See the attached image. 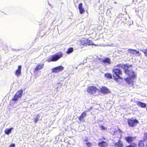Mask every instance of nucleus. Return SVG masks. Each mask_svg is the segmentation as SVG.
Wrapping results in <instances>:
<instances>
[{"label": "nucleus", "mask_w": 147, "mask_h": 147, "mask_svg": "<svg viewBox=\"0 0 147 147\" xmlns=\"http://www.w3.org/2000/svg\"><path fill=\"white\" fill-rule=\"evenodd\" d=\"M123 66L124 73L129 77L128 78L125 79V80L129 84H133V81L131 79H135L136 78V74L132 69H129L130 67H132L131 65L125 64L123 65Z\"/></svg>", "instance_id": "f257e3e1"}, {"label": "nucleus", "mask_w": 147, "mask_h": 147, "mask_svg": "<svg viewBox=\"0 0 147 147\" xmlns=\"http://www.w3.org/2000/svg\"><path fill=\"white\" fill-rule=\"evenodd\" d=\"M123 66V65L119 64L114 66L113 69V76L114 79L117 82L119 79L123 80V78L120 76L122 75L123 73L120 67L122 68Z\"/></svg>", "instance_id": "f03ea898"}, {"label": "nucleus", "mask_w": 147, "mask_h": 147, "mask_svg": "<svg viewBox=\"0 0 147 147\" xmlns=\"http://www.w3.org/2000/svg\"><path fill=\"white\" fill-rule=\"evenodd\" d=\"M63 55V53L61 52H59L57 54H54L51 55L47 60L48 62L51 61H56L58 60Z\"/></svg>", "instance_id": "7ed1b4c3"}, {"label": "nucleus", "mask_w": 147, "mask_h": 147, "mask_svg": "<svg viewBox=\"0 0 147 147\" xmlns=\"http://www.w3.org/2000/svg\"><path fill=\"white\" fill-rule=\"evenodd\" d=\"M23 91V90L22 89L18 90L14 95L11 100L15 102L18 101L19 98H20L21 97L22 95Z\"/></svg>", "instance_id": "20e7f679"}, {"label": "nucleus", "mask_w": 147, "mask_h": 147, "mask_svg": "<svg viewBox=\"0 0 147 147\" xmlns=\"http://www.w3.org/2000/svg\"><path fill=\"white\" fill-rule=\"evenodd\" d=\"M98 91V88L94 86H88L87 90V92L90 94H94Z\"/></svg>", "instance_id": "39448f33"}, {"label": "nucleus", "mask_w": 147, "mask_h": 147, "mask_svg": "<svg viewBox=\"0 0 147 147\" xmlns=\"http://www.w3.org/2000/svg\"><path fill=\"white\" fill-rule=\"evenodd\" d=\"M128 125L131 127H133L137 125L139 123L138 121L136 119H129L127 121Z\"/></svg>", "instance_id": "423d86ee"}, {"label": "nucleus", "mask_w": 147, "mask_h": 147, "mask_svg": "<svg viewBox=\"0 0 147 147\" xmlns=\"http://www.w3.org/2000/svg\"><path fill=\"white\" fill-rule=\"evenodd\" d=\"M64 69V67L61 66H59L53 68L52 69V72L55 73H57L62 71Z\"/></svg>", "instance_id": "0eeeda50"}, {"label": "nucleus", "mask_w": 147, "mask_h": 147, "mask_svg": "<svg viewBox=\"0 0 147 147\" xmlns=\"http://www.w3.org/2000/svg\"><path fill=\"white\" fill-rule=\"evenodd\" d=\"M101 62H102V64L105 65H110L111 63V59L108 57L102 59Z\"/></svg>", "instance_id": "6e6552de"}, {"label": "nucleus", "mask_w": 147, "mask_h": 147, "mask_svg": "<svg viewBox=\"0 0 147 147\" xmlns=\"http://www.w3.org/2000/svg\"><path fill=\"white\" fill-rule=\"evenodd\" d=\"M44 67V64L43 63L38 64L34 69V71L35 72V71H38L43 68Z\"/></svg>", "instance_id": "1a4fd4ad"}, {"label": "nucleus", "mask_w": 147, "mask_h": 147, "mask_svg": "<svg viewBox=\"0 0 147 147\" xmlns=\"http://www.w3.org/2000/svg\"><path fill=\"white\" fill-rule=\"evenodd\" d=\"M100 92L104 94H107L110 93V92L109 91V89L105 86H103L100 89Z\"/></svg>", "instance_id": "9d476101"}, {"label": "nucleus", "mask_w": 147, "mask_h": 147, "mask_svg": "<svg viewBox=\"0 0 147 147\" xmlns=\"http://www.w3.org/2000/svg\"><path fill=\"white\" fill-rule=\"evenodd\" d=\"M86 111H84L82 112L81 114L80 115L79 117V120L81 121H84V118L86 116Z\"/></svg>", "instance_id": "9b49d317"}, {"label": "nucleus", "mask_w": 147, "mask_h": 147, "mask_svg": "<svg viewBox=\"0 0 147 147\" xmlns=\"http://www.w3.org/2000/svg\"><path fill=\"white\" fill-rule=\"evenodd\" d=\"M21 68L22 67L21 65L18 66V69L15 72V74L16 76L17 77L19 76L21 74Z\"/></svg>", "instance_id": "f8f14e48"}, {"label": "nucleus", "mask_w": 147, "mask_h": 147, "mask_svg": "<svg viewBox=\"0 0 147 147\" xmlns=\"http://www.w3.org/2000/svg\"><path fill=\"white\" fill-rule=\"evenodd\" d=\"M128 53L131 55H135L136 54H139V52L138 51H137L136 50L133 49H129L128 50Z\"/></svg>", "instance_id": "ddd939ff"}, {"label": "nucleus", "mask_w": 147, "mask_h": 147, "mask_svg": "<svg viewBox=\"0 0 147 147\" xmlns=\"http://www.w3.org/2000/svg\"><path fill=\"white\" fill-rule=\"evenodd\" d=\"M134 138H133L132 137L128 136L125 137V139L128 143L131 144L134 141Z\"/></svg>", "instance_id": "4468645a"}, {"label": "nucleus", "mask_w": 147, "mask_h": 147, "mask_svg": "<svg viewBox=\"0 0 147 147\" xmlns=\"http://www.w3.org/2000/svg\"><path fill=\"white\" fill-rule=\"evenodd\" d=\"M98 145L100 147H105L108 146V144L105 141H102L98 143Z\"/></svg>", "instance_id": "2eb2a0df"}, {"label": "nucleus", "mask_w": 147, "mask_h": 147, "mask_svg": "<svg viewBox=\"0 0 147 147\" xmlns=\"http://www.w3.org/2000/svg\"><path fill=\"white\" fill-rule=\"evenodd\" d=\"M82 3H80L78 5V9L79 10V12L81 14H83L85 12L84 9L82 7Z\"/></svg>", "instance_id": "dca6fc26"}, {"label": "nucleus", "mask_w": 147, "mask_h": 147, "mask_svg": "<svg viewBox=\"0 0 147 147\" xmlns=\"http://www.w3.org/2000/svg\"><path fill=\"white\" fill-rule=\"evenodd\" d=\"M137 105L138 106L142 108H144L146 107V103L140 102V101H138L137 102Z\"/></svg>", "instance_id": "f3484780"}, {"label": "nucleus", "mask_w": 147, "mask_h": 147, "mask_svg": "<svg viewBox=\"0 0 147 147\" xmlns=\"http://www.w3.org/2000/svg\"><path fill=\"white\" fill-rule=\"evenodd\" d=\"M87 40H88V39L85 38H82L80 40V43L82 45H86L87 42Z\"/></svg>", "instance_id": "a211bd4d"}, {"label": "nucleus", "mask_w": 147, "mask_h": 147, "mask_svg": "<svg viewBox=\"0 0 147 147\" xmlns=\"http://www.w3.org/2000/svg\"><path fill=\"white\" fill-rule=\"evenodd\" d=\"M115 147H123V144L121 142V141L119 140L118 142L115 143Z\"/></svg>", "instance_id": "6ab92c4d"}, {"label": "nucleus", "mask_w": 147, "mask_h": 147, "mask_svg": "<svg viewBox=\"0 0 147 147\" xmlns=\"http://www.w3.org/2000/svg\"><path fill=\"white\" fill-rule=\"evenodd\" d=\"M13 129V128L12 127L10 128L9 129H6L5 130L4 132L6 134L8 135L11 132V131Z\"/></svg>", "instance_id": "aec40b11"}, {"label": "nucleus", "mask_w": 147, "mask_h": 147, "mask_svg": "<svg viewBox=\"0 0 147 147\" xmlns=\"http://www.w3.org/2000/svg\"><path fill=\"white\" fill-rule=\"evenodd\" d=\"M105 76L107 78L111 79L112 78V74L111 73H107L105 74Z\"/></svg>", "instance_id": "412c9836"}, {"label": "nucleus", "mask_w": 147, "mask_h": 147, "mask_svg": "<svg viewBox=\"0 0 147 147\" xmlns=\"http://www.w3.org/2000/svg\"><path fill=\"white\" fill-rule=\"evenodd\" d=\"M73 51L74 50L73 48L70 47L68 49L66 52V53L67 54H69L72 53Z\"/></svg>", "instance_id": "4be33fe9"}, {"label": "nucleus", "mask_w": 147, "mask_h": 147, "mask_svg": "<svg viewBox=\"0 0 147 147\" xmlns=\"http://www.w3.org/2000/svg\"><path fill=\"white\" fill-rule=\"evenodd\" d=\"M137 146V144L135 143H133L125 147H135Z\"/></svg>", "instance_id": "5701e85b"}, {"label": "nucleus", "mask_w": 147, "mask_h": 147, "mask_svg": "<svg viewBox=\"0 0 147 147\" xmlns=\"http://www.w3.org/2000/svg\"><path fill=\"white\" fill-rule=\"evenodd\" d=\"M40 116H39V114H38L36 117L34 118V122L35 123H36L38 121V119H38V118Z\"/></svg>", "instance_id": "b1692460"}, {"label": "nucleus", "mask_w": 147, "mask_h": 147, "mask_svg": "<svg viewBox=\"0 0 147 147\" xmlns=\"http://www.w3.org/2000/svg\"><path fill=\"white\" fill-rule=\"evenodd\" d=\"M144 144L143 141H140L139 142L138 146L139 147H143L144 146Z\"/></svg>", "instance_id": "393cba45"}, {"label": "nucleus", "mask_w": 147, "mask_h": 147, "mask_svg": "<svg viewBox=\"0 0 147 147\" xmlns=\"http://www.w3.org/2000/svg\"><path fill=\"white\" fill-rule=\"evenodd\" d=\"M87 44H86V45H92L94 44V43L92 42L91 40H89L88 39V40H87Z\"/></svg>", "instance_id": "a878e982"}, {"label": "nucleus", "mask_w": 147, "mask_h": 147, "mask_svg": "<svg viewBox=\"0 0 147 147\" xmlns=\"http://www.w3.org/2000/svg\"><path fill=\"white\" fill-rule=\"evenodd\" d=\"M86 144L87 147H91L92 144L90 142H87Z\"/></svg>", "instance_id": "bb28decb"}, {"label": "nucleus", "mask_w": 147, "mask_h": 147, "mask_svg": "<svg viewBox=\"0 0 147 147\" xmlns=\"http://www.w3.org/2000/svg\"><path fill=\"white\" fill-rule=\"evenodd\" d=\"M100 127L101 128L102 130H104L105 129H107L103 125H101L100 126Z\"/></svg>", "instance_id": "cd10ccee"}, {"label": "nucleus", "mask_w": 147, "mask_h": 147, "mask_svg": "<svg viewBox=\"0 0 147 147\" xmlns=\"http://www.w3.org/2000/svg\"><path fill=\"white\" fill-rule=\"evenodd\" d=\"M142 51L144 53L145 55L146 56H147V49L144 50Z\"/></svg>", "instance_id": "c85d7f7f"}, {"label": "nucleus", "mask_w": 147, "mask_h": 147, "mask_svg": "<svg viewBox=\"0 0 147 147\" xmlns=\"http://www.w3.org/2000/svg\"><path fill=\"white\" fill-rule=\"evenodd\" d=\"M9 147H15V145L14 144H11L9 145Z\"/></svg>", "instance_id": "c756f323"}, {"label": "nucleus", "mask_w": 147, "mask_h": 147, "mask_svg": "<svg viewBox=\"0 0 147 147\" xmlns=\"http://www.w3.org/2000/svg\"><path fill=\"white\" fill-rule=\"evenodd\" d=\"M105 139H106L105 138L102 137L101 138L99 139L98 140H99V141H101L102 140H105Z\"/></svg>", "instance_id": "7c9ffc66"}, {"label": "nucleus", "mask_w": 147, "mask_h": 147, "mask_svg": "<svg viewBox=\"0 0 147 147\" xmlns=\"http://www.w3.org/2000/svg\"><path fill=\"white\" fill-rule=\"evenodd\" d=\"M84 141L85 142H87L88 141V139H85L84 140Z\"/></svg>", "instance_id": "2f4dec72"}, {"label": "nucleus", "mask_w": 147, "mask_h": 147, "mask_svg": "<svg viewBox=\"0 0 147 147\" xmlns=\"http://www.w3.org/2000/svg\"><path fill=\"white\" fill-rule=\"evenodd\" d=\"M92 109V107H90V108L89 109V110H88V111H89V110H90V109Z\"/></svg>", "instance_id": "473e14b6"}]
</instances>
